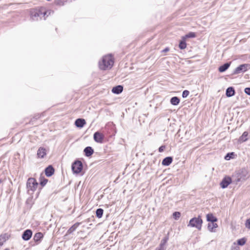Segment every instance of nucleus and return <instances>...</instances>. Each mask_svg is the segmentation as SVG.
<instances>
[{
    "instance_id": "nucleus-44",
    "label": "nucleus",
    "mask_w": 250,
    "mask_h": 250,
    "mask_svg": "<svg viewBox=\"0 0 250 250\" xmlns=\"http://www.w3.org/2000/svg\"><path fill=\"white\" fill-rule=\"evenodd\" d=\"M4 250H10L8 249H5Z\"/></svg>"
},
{
    "instance_id": "nucleus-17",
    "label": "nucleus",
    "mask_w": 250,
    "mask_h": 250,
    "mask_svg": "<svg viewBox=\"0 0 250 250\" xmlns=\"http://www.w3.org/2000/svg\"><path fill=\"white\" fill-rule=\"evenodd\" d=\"M37 157L39 158H43L46 155V150L43 147H40L37 151Z\"/></svg>"
},
{
    "instance_id": "nucleus-7",
    "label": "nucleus",
    "mask_w": 250,
    "mask_h": 250,
    "mask_svg": "<svg viewBox=\"0 0 250 250\" xmlns=\"http://www.w3.org/2000/svg\"><path fill=\"white\" fill-rule=\"evenodd\" d=\"M71 169L73 173L78 174L80 173L83 169V164L79 159H76L72 163Z\"/></svg>"
},
{
    "instance_id": "nucleus-31",
    "label": "nucleus",
    "mask_w": 250,
    "mask_h": 250,
    "mask_svg": "<svg viewBox=\"0 0 250 250\" xmlns=\"http://www.w3.org/2000/svg\"><path fill=\"white\" fill-rule=\"evenodd\" d=\"M169 236L168 234L166 235L164 237V238L162 239L160 244L159 245L163 246L164 247H165L166 244L167 242V241L168 240Z\"/></svg>"
},
{
    "instance_id": "nucleus-41",
    "label": "nucleus",
    "mask_w": 250,
    "mask_h": 250,
    "mask_svg": "<svg viewBox=\"0 0 250 250\" xmlns=\"http://www.w3.org/2000/svg\"><path fill=\"white\" fill-rule=\"evenodd\" d=\"M230 250H240V248L237 246H232Z\"/></svg>"
},
{
    "instance_id": "nucleus-25",
    "label": "nucleus",
    "mask_w": 250,
    "mask_h": 250,
    "mask_svg": "<svg viewBox=\"0 0 250 250\" xmlns=\"http://www.w3.org/2000/svg\"><path fill=\"white\" fill-rule=\"evenodd\" d=\"M180 102V98L177 96L172 97L170 100V103L173 105H178Z\"/></svg>"
},
{
    "instance_id": "nucleus-34",
    "label": "nucleus",
    "mask_w": 250,
    "mask_h": 250,
    "mask_svg": "<svg viewBox=\"0 0 250 250\" xmlns=\"http://www.w3.org/2000/svg\"><path fill=\"white\" fill-rule=\"evenodd\" d=\"M181 216V212L175 211L172 214V217L175 220H178Z\"/></svg>"
},
{
    "instance_id": "nucleus-20",
    "label": "nucleus",
    "mask_w": 250,
    "mask_h": 250,
    "mask_svg": "<svg viewBox=\"0 0 250 250\" xmlns=\"http://www.w3.org/2000/svg\"><path fill=\"white\" fill-rule=\"evenodd\" d=\"M173 161V157L171 156H167L165 157L162 162V165L164 166H169Z\"/></svg>"
},
{
    "instance_id": "nucleus-12",
    "label": "nucleus",
    "mask_w": 250,
    "mask_h": 250,
    "mask_svg": "<svg viewBox=\"0 0 250 250\" xmlns=\"http://www.w3.org/2000/svg\"><path fill=\"white\" fill-rule=\"evenodd\" d=\"M44 173L46 177H50L52 176L55 173V168L52 165L48 166L44 169Z\"/></svg>"
},
{
    "instance_id": "nucleus-9",
    "label": "nucleus",
    "mask_w": 250,
    "mask_h": 250,
    "mask_svg": "<svg viewBox=\"0 0 250 250\" xmlns=\"http://www.w3.org/2000/svg\"><path fill=\"white\" fill-rule=\"evenodd\" d=\"M104 135L102 132L97 131L93 134V139L97 143L102 144L104 142Z\"/></svg>"
},
{
    "instance_id": "nucleus-33",
    "label": "nucleus",
    "mask_w": 250,
    "mask_h": 250,
    "mask_svg": "<svg viewBox=\"0 0 250 250\" xmlns=\"http://www.w3.org/2000/svg\"><path fill=\"white\" fill-rule=\"evenodd\" d=\"M7 238V237L6 233L0 235V246L1 247L3 245V243L6 240Z\"/></svg>"
},
{
    "instance_id": "nucleus-37",
    "label": "nucleus",
    "mask_w": 250,
    "mask_h": 250,
    "mask_svg": "<svg viewBox=\"0 0 250 250\" xmlns=\"http://www.w3.org/2000/svg\"><path fill=\"white\" fill-rule=\"evenodd\" d=\"M6 180V177L4 174L0 175V184L2 183Z\"/></svg>"
},
{
    "instance_id": "nucleus-38",
    "label": "nucleus",
    "mask_w": 250,
    "mask_h": 250,
    "mask_svg": "<svg viewBox=\"0 0 250 250\" xmlns=\"http://www.w3.org/2000/svg\"><path fill=\"white\" fill-rule=\"evenodd\" d=\"M166 148V146L165 145H162L160 146L158 148V151L159 152H162L164 151L165 149Z\"/></svg>"
},
{
    "instance_id": "nucleus-18",
    "label": "nucleus",
    "mask_w": 250,
    "mask_h": 250,
    "mask_svg": "<svg viewBox=\"0 0 250 250\" xmlns=\"http://www.w3.org/2000/svg\"><path fill=\"white\" fill-rule=\"evenodd\" d=\"M123 86L121 85H116L112 87L111 91L115 94H120L123 91Z\"/></svg>"
},
{
    "instance_id": "nucleus-22",
    "label": "nucleus",
    "mask_w": 250,
    "mask_h": 250,
    "mask_svg": "<svg viewBox=\"0 0 250 250\" xmlns=\"http://www.w3.org/2000/svg\"><path fill=\"white\" fill-rule=\"evenodd\" d=\"M248 132L244 131L242 135L239 138L238 140V143L242 144L245 142H246L248 140Z\"/></svg>"
},
{
    "instance_id": "nucleus-39",
    "label": "nucleus",
    "mask_w": 250,
    "mask_h": 250,
    "mask_svg": "<svg viewBox=\"0 0 250 250\" xmlns=\"http://www.w3.org/2000/svg\"><path fill=\"white\" fill-rule=\"evenodd\" d=\"M244 92L245 93L250 96V87H246L245 89H244Z\"/></svg>"
},
{
    "instance_id": "nucleus-13",
    "label": "nucleus",
    "mask_w": 250,
    "mask_h": 250,
    "mask_svg": "<svg viewBox=\"0 0 250 250\" xmlns=\"http://www.w3.org/2000/svg\"><path fill=\"white\" fill-rule=\"evenodd\" d=\"M43 237V234L41 232L36 233L33 236V240L36 245L39 244L42 240Z\"/></svg>"
},
{
    "instance_id": "nucleus-32",
    "label": "nucleus",
    "mask_w": 250,
    "mask_h": 250,
    "mask_svg": "<svg viewBox=\"0 0 250 250\" xmlns=\"http://www.w3.org/2000/svg\"><path fill=\"white\" fill-rule=\"evenodd\" d=\"M48 179L45 178L44 177H40V185L43 187H44L47 183Z\"/></svg>"
},
{
    "instance_id": "nucleus-24",
    "label": "nucleus",
    "mask_w": 250,
    "mask_h": 250,
    "mask_svg": "<svg viewBox=\"0 0 250 250\" xmlns=\"http://www.w3.org/2000/svg\"><path fill=\"white\" fill-rule=\"evenodd\" d=\"M217 224L215 223H208V230L211 232H215V229L218 227Z\"/></svg>"
},
{
    "instance_id": "nucleus-40",
    "label": "nucleus",
    "mask_w": 250,
    "mask_h": 250,
    "mask_svg": "<svg viewBox=\"0 0 250 250\" xmlns=\"http://www.w3.org/2000/svg\"><path fill=\"white\" fill-rule=\"evenodd\" d=\"M155 250H166V247L159 245V246L156 248Z\"/></svg>"
},
{
    "instance_id": "nucleus-8",
    "label": "nucleus",
    "mask_w": 250,
    "mask_h": 250,
    "mask_svg": "<svg viewBox=\"0 0 250 250\" xmlns=\"http://www.w3.org/2000/svg\"><path fill=\"white\" fill-rule=\"evenodd\" d=\"M250 69V64L243 63L237 66L233 71L232 75H236L241 73H244Z\"/></svg>"
},
{
    "instance_id": "nucleus-26",
    "label": "nucleus",
    "mask_w": 250,
    "mask_h": 250,
    "mask_svg": "<svg viewBox=\"0 0 250 250\" xmlns=\"http://www.w3.org/2000/svg\"><path fill=\"white\" fill-rule=\"evenodd\" d=\"M187 42L186 40L183 37H182L181 40L179 42V47L180 49H184L187 47Z\"/></svg>"
},
{
    "instance_id": "nucleus-23",
    "label": "nucleus",
    "mask_w": 250,
    "mask_h": 250,
    "mask_svg": "<svg viewBox=\"0 0 250 250\" xmlns=\"http://www.w3.org/2000/svg\"><path fill=\"white\" fill-rule=\"evenodd\" d=\"M80 223L77 222L72 225L67 231L66 235L72 233L77 228L80 226Z\"/></svg>"
},
{
    "instance_id": "nucleus-21",
    "label": "nucleus",
    "mask_w": 250,
    "mask_h": 250,
    "mask_svg": "<svg viewBox=\"0 0 250 250\" xmlns=\"http://www.w3.org/2000/svg\"><path fill=\"white\" fill-rule=\"evenodd\" d=\"M207 221L209 223H215L218 221V219L212 213H210L206 215Z\"/></svg>"
},
{
    "instance_id": "nucleus-35",
    "label": "nucleus",
    "mask_w": 250,
    "mask_h": 250,
    "mask_svg": "<svg viewBox=\"0 0 250 250\" xmlns=\"http://www.w3.org/2000/svg\"><path fill=\"white\" fill-rule=\"evenodd\" d=\"M189 94V91L188 90H185L183 91L182 96L183 98H187Z\"/></svg>"
},
{
    "instance_id": "nucleus-30",
    "label": "nucleus",
    "mask_w": 250,
    "mask_h": 250,
    "mask_svg": "<svg viewBox=\"0 0 250 250\" xmlns=\"http://www.w3.org/2000/svg\"><path fill=\"white\" fill-rule=\"evenodd\" d=\"M235 155V153L233 152H229V153H227V154L225 155L224 158L226 160H229L231 159L234 158Z\"/></svg>"
},
{
    "instance_id": "nucleus-15",
    "label": "nucleus",
    "mask_w": 250,
    "mask_h": 250,
    "mask_svg": "<svg viewBox=\"0 0 250 250\" xmlns=\"http://www.w3.org/2000/svg\"><path fill=\"white\" fill-rule=\"evenodd\" d=\"M83 152L86 157H91L94 152V149L91 146H86L84 148Z\"/></svg>"
},
{
    "instance_id": "nucleus-36",
    "label": "nucleus",
    "mask_w": 250,
    "mask_h": 250,
    "mask_svg": "<svg viewBox=\"0 0 250 250\" xmlns=\"http://www.w3.org/2000/svg\"><path fill=\"white\" fill-rule=\"evenodd\" d=\"M245 226L247 229H250V218L246 220L245 222Z\"/></svg>"
},
{
    "instance_id": "nucleus-10",
    "label": "nucleus",
    "mask_w": 250,
    "mask_h": 250,
    "mask_svg": "<svg viewBox=\"0 0 250 250\" xmlns=\"http://www.w3.org/2000/svg\"><path fill=\"white\" fill-rule=\"evenodd\" d=\"M232 183L231 178L228 176H225L220 183L221 188L224 189L227 188Z\"/></svg>"
},
{
    "instance_id": "nucleus-11",
    "label": "nucleus",
    "mask_w": 250,
    "mask_h": 250,
    "mask_svg": "<svg viewBox=\"0 0 250 250\" xmlns=\"http://www.w3.org/2000/svg\"><path fill=\"white\" fill-rule=\"evenodd\" d=\"M32 234L33 232L31 229H27L23 232L21 238L24 241H28L31 238Z\"/></svg>"
},
{
    "instance_id": "nucleus-28",
    "label": "nucleus",
    "mask_w": 250,
    "mask_h": 250,
    "mask_svg": "<svg viewBox=\"0 0 250 250\" xmlns=\"http://www.w3.org/2000/svg\"><path fill=\"white\" fill-rule=\"evenodd\" d=\"M196 36V34L193 32H189L188 34H186L185 36H182L185 39H187L188 38H194Z\"/></svg>"
},
{
    "instance_id": "nucleus-14",
    "label": "nucleus",
    "mask_w": 250,
    "mask_h": 250,
    "mask_svg": "<svg viewBox=\"0 0 250 250\" xmlns=\"http://www.w3.org/2000/svg\"><path fill=\"white\" fill-rule=\"evenodd\" d=\"M86 124L85 120L83 118H78L75 121V125L80 128L83 127Z\"/></svg>"
},
{
    "instance_id": "nucleus-2",
    "label": "nucleus",
    "mask_w": 250,
    "mask_h": 250,
    "mask_svg": "<svg viewBox=\"0 0 250 250\" xmlns=\"http://www.w3.org/2000/svg\"><path fill=\"white\" fill-rule=\"evenodd\" d=\"M39 185L38 182L35 178H29L26 182V187L27 192L28 194L32 195L37 188Z\"/></svg>"
},
{
    "instance_id": "nucleus-42",
    "label": "nucleus",
    "mask_w": 250,
    "mask_h": 250,
    "mask_svg": "<svg viewBox=\"0 0 250 250\" xmlns=\"http://www.w3.org/2000/svg\"><path fill=\"white\" fill-rule=\"evenodd\" d=\"M41 117V115L40 114H37V115H35L34 116V117L33 118V119H32V120H37L38 119H39Z\"/></svg>"
},
{
    "instance_id": "nucleus-5",
    "label": "nucleus",
    "mask_w": 250,
    "mask_h": 250,
    "mask_svg": "<svg viewBox=\"0 0 250 250\" xmlns=\"http://www.w3.org/2000/svg\"><path fill=\"white\" fill-rule=\"evenodd\" d=\"M233 176L236 177V182L245 181L249 178L248 171L245 168H243L236 171L235 175Z\"/></svg>"
},
{
    "instance_id": "nucleus-29",
    "label": "nucleus",
    "mask_w": 250,
    "mask_h": 250,
    "mask_svg": "<svg viewBox=\"0 0 250 250\" xmlns=\"http://www.w3.org/2000/svg\"><path fill=\"white\" fill-rule=\"evenodd\" d=\"M246 242L247 238L245 237H243L237 240V244L238 246H243L246 243Z\"/></svg>"
},
{
    "instance_id": "nucleus-19",
    "label": "nucleus",
    "mask_w": 250,
    "mask_h": 250,
    "mask_svg": "<svg viewBox=\"0 0 250 250\" xmlns=\"http://www.w3.org/2000/svg\"><path fill=\"white\" fill-rule=\"evenodd\" d=\"M231 64V62H227L223 64L220 65L218 67V71L220 73L225 72L227 69H229Z\"/></svg>"
},
{
    "instance_id": "nucleus-6",
    "label": "nucleus",
    "mask_w": 250,
    "mask_h": 250,
    "mask_svg": "<svg viewBox=\"0 0 250 250\" xmlns=\"http://www.w3.org/2000/svg\"><path fill=\"white\" fill-rule=\"evenodd\" d=\"M104 132L110 137L115 135L116 133L115 125L112 122L107 123L104 126Z\"/></svg>"
},
{
    "instance_id": "nucleus-16",
    "label": "nucleus",
    "mask_w": 250,
    "mask_h": 250,
    "mask_svg": "<svg viewBox=\"0 0 250 250\" xmlns=\"http://www.w3.org/2000/svg\"><path fill=\"white\" fill-rule=\"evenodd\" d=\"M235 93V89L233 86L228 87L226 90V96L229 98L234 96Z\"/></svg>"
},
{
    "instance_id": "nucleus-3",
    "label": "nucleus",
    "mask_w": 250,
    "mask_h": 250,
    "mask_svg": "<svg viewBox=\"0 0 250 250\" xmlns=\"http://www.w3.org/2000/svg\"><path fill=\"white\" fill-rule=\"evenodd\" d=\"M203 221L200 215L197 217H194L190 219L188 227L195 228L198 230H200L202 229Z\"/></svg>"
},
{
    "instance_id": "nucleus-1",
    "label": "nucleus",
    "mask_w": 250,
    "mask_h": 250,
    "mask_svg": "<svg viewBox=\"0 0 250 250\" xmlns=\"http://www.w3.org/2000/svg\"><path fill=\"white\" fill-rule=\"evenodd\" d=\"M114 58L112 54H108L102 57V60L99 62V67L101 70H106L110 69L113 66Z\"/></svg>"
},
{
    "instance_id": "nucleus-27",
    "label": "nucleus",
    "mask_w": 250,
    "mask_h": 250,
    "mask_svg": "<svg viewBox=\"0 0 250 250\" xmlns=\"http://www.w3.org/2000/svg\"><path fill=\"white\" fill-rule=\"evenodd\" d=\"M96 216L100 219L102 217L104 213V209L101 208H98L96 210Z\"/></svg>"
},
{
    "instance_id": "nucleus-4",
    "label": "nucleus",
    "mask_w": 250,
    "mask_h": 250,
    "mask_svg": "<svg viewBox=\"0 0 250 250\" xmlns=\"http://www.w3.org/2000/svg\"><path fill=\"white\" fill-rule=\"evenodd\" d=\"M47 11L44 8H41L32 12L31 13V18L33 21H38L39 19H42L47 15Z\"/></svg>"
},
{
    "instance_id": "nucleus-43",
    "label": "nucleus",
    "mask_w": 250,
    "mask_h": 250,
    "mask_svg": "<svg viewBox=\"0 0 250 250\" xmlns=\"http://www.w3.org/2000/svg\"><path fill=\"white\" fill-rule=\"evenodd\" d=\"M169 50V48L168 47H166L165 49H164L162 51V52H164V53L167 52H168Z\"/></svg>"
}]
</instances>
